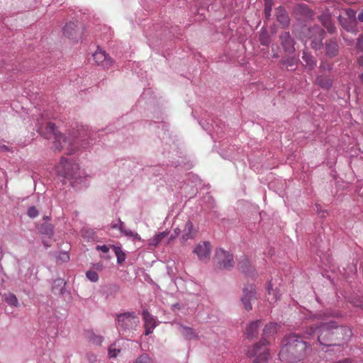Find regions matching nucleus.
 <instances>
[{"label":"nucleus","instance_id":"1","mask_svg":"<svg viewBox=\"0 0 363 363\" xmlns=\"http://www.w3.org/2000/svg\"><path fill=\"white\" fill-rule=\"evenodd\" d=\"M37 131L45 138H54L53 147L55 150L65 149L67 154H72L79 147L86 148L94 144L96 141L97 133L88 126L77 124L67 135H62L56 130L53 123L48 122L44 127L43 123L38 121Z\"/></svg>","mask_w":363,"mask_h":363},{"label":"nucleus","instance_id":"2","mask_svg":"<svg viewBox=\"0 0 363 363\" xmlns=\"http://www.w3.org/2000/svg\"><path fill=\"white\" fill-rule=\"evenodd\" d=\"M56 172L57 175L63 179V182L68 180L76 189H81L86 185V172L79 169L78 164L68 161L65 157L61 158L56 167Z\"/></svg>","mask_w":363,"mask_h":363},{"label":"nucleus","instance_id":"3","mask_svg":"<svg viewBox=\"0 0 363 363\" xmlns=\"http://www.w3.org/2000/svg\"><path fill=\"white\" fill-rule=\"evenodd\" d=\"M278 325L276 323L267 324L263 330L262 338L255 344L247 352L250 357H254L253 363H264L269 358V352L267 345L269 344L267 340L270 337L274 336L277 332Z\"/></svg>","mask_w":363,"mask_h":363},{"label":"nucleus","instance_id":"4","mask_svg":"<svg viewBox=\"0 0 363 363\" xmlns=\"http://www.w3.org/2000/svg\"><path fill=\"white\" fill-rule=\"evenodd\" d=\"M337 327L338 323L335 320H323L318 324H314L307 328L306 330V334L308 336L317 334L318 340L322 345H335V343H333L332 341L329 340V337H330L333 334L332 330L337 329Z\"/></svg>","mask_w":363,"mask_h":363},{"label":"nucleus","instance_id":"5","mask_svg":"<svg viewBox=\"0 0 363 363\" xmlns=\"http://www.w3.org/2000/svg\"><path fill=\"white\" fill-rule=\"evenodd\" d=\"M284 341L286 342L281 350V355L288 352L295 361H300L306 356L308 345L301 336L290 334L285 337Z\"/></svg>","mask_w":363,"mask_h":363},{"label":"nucleus","instance_id":"6","mask_svg":"<svg viewBox=\"0 0 363 363\" xmlns=\"http://www.w3.org/2000/svg\"><path fill=\"white\" fill-rule=\"evenodd\" d=\"M116 328L120 333L136 330L140 318L135 311H127L116 315Z\"/></svg>","mask_w":363,"mask_h":363},{"label":"nucleus","instance_id":"7","mask_svg":"<svg viewBox=\"0 0 363 363\" xmlns=\"http://www.w3.org/2000/svg\"><path fill=\"white\" fill-rule=\"evenodd\" d=\"M325 30L319 26H314L308 29V37L311 40V47L315 50L323 48V40L325 37Z\"/></svg>","mask_w":363,"mask_h":363},{"label":"nucleus","instance_id":"8","mask_svg":"<svg viewBox=\"0 0 363 363\" xmlns=\"http://www.w3.org/2000/svg\"><path fill=\"white\" fill-rule=\"evenodd\" d=\"M216 257L220 268L229 269L233 267V255L223 249H219L216 251Z\"/></svg>","mask_w":363,"mask_h":363},{"label":"nucleus","instance_id":"9","mask_svg":"<svg viewBox=\"0 0 363 363\" xmlns=\"http://www.w3.org/2000/svg\"><path fill=\"white\" fill-rule=\"evenodd\" d=\"M257 299L255 286L250 285L243 289V295L241 298V301L244 308L247 311H250L252 308V302Z\"/></svg>","mask_w":363,"mask_h":363},{"label":"nucleus","instance_id":"10","mask_svg":"<svg viewBox=\"0 0 363 363\" xmlns=\"http://www.w3.org/2000/svg\"><path fill=\"white\" fill-rule=\"evenodd\" d=\"M211 244L208 241H204L196 245L194 253H195L199 259L202 262H207L211 255Z\"/></svg>","mask_w":363,"mask_h":363},{"label":"nucleus","instance_id":"11","mask_svg":"<svg viewBox=\"0 0 363 363\" xmlns=\"http://www.w3.org/2000/svg\"><path fill=\"white\" fill-rule=\"evenodd\" d=\"M293 13L299 19H311L313 16V11L305 4H296L294 8Z\"/></svg>","mask_w":363,"mask_h":363},{"label":"nucleus","instance_id":"12","mask_svg":"<svg viewBox=\"0 0 363 363\" xmlns=\"http://www.w3.org/2000/svg\"><path fill=\"white\" fill-rule=\"evenodd\" d=\"M93 57L98 65L104 68H109L112 64V59L106 53L105 51L98 49L94 54Z\"/></svg>","mask_w":363,"mask_h":363},{"label":"nucleus","instance_id":"13","mask_svg":"<svg viewBox=\"0 0 363 363\" xmlns=\"http://www.w3.org/2000/svg\"><path fill=\"white\" fill-rule=\"evenodd\" d=\"M279 39L283 49L286 52L291 54L295 51V42L289 32L285 31L281 33L279 35Z\"/></svg>","mask_w":363,"mask_h":363},{"label":"nucleus","instance_id":"14","mask_svg":"<svg viewBox=\"0 0 363 363\" xmlns=\"http://www.w3.org/2000/svg\"><path fill=\"white\" fill-rule=\"evenodd\" d=\"M261 325V320H257L250 322L246 327L245 334L248 339L257 337L259 334V329Z\"/></svg>","mask_w":363,"mask_h":363},{"label":"nucleus","instance_id":"15","mask_svg":"<svg viewBox=\"0 0 363 363\" xmlns=\"http://www.w3.org/2000/svg\"><path fill=\"white\" fill-rule=\"evenodd\" d=\"M178 330L184 338L187 340H199V334L192 328L179 324Z\"/></svg>","mask_w":363,"mask_h":363},{"label":"nucleus","instance_id":"16","mask_svg":"<svg viewBox=\"0 0 363 363\" xmlns=\"http://www.w3.org/2000/svg\"><path fill=\"white\" fill-rule=\"evenodd\" d=\"M277 21L283 27L289 26L290 19L288 13L283 6H279L275 11Z\"/></svg>","mask_w":363,"mask_h":363},{"label":"nucleus","instance_id":"17","mask_svg":"<svg viewBox=\"0 0 363 363\" xmlns=\"http://www.w3.org/2000/svg\"><path fill=\"white\" fill-rule=\"evenodd\" d=\"M197 233V230L194 228L193 223L188 220L186 223L185 228L183 230V235L182 237V239L184 242L190 240L194 239Z\"/></svg>","mask_w":363,"mask_h":363},{"label":"nucleus","instance_id":"18","mask_svg":"<svg viewBox=\"0 0 363 363\" xmlns=\"http://www.w3.org/2000/svg\"><path fill=\"white\" fill-rule=\"evenodd\" d=\"M339 52V46L336 41L330 40L325 43V53L330 57H335Z\"/></svg>","mask_w":363,"mask_h":363},{"label":"nucleus","instance_id":"19","mask_svg":"<svg viewBox=\"0 0 363 363\" xmlns=\"http://www.w3.org/2000/svg\"><path fill=\"white\" fill-rule=\"evenodd\" d=\"M302 59L306 63L305 66L309 70H312L317 65V60L311 53L306 50L303 51Z\"/></svg>","mask_w":363,"mask_h":363},{"label":"nucleus","instance_id":"20","mask_svg":"<svg viewBox=\"0 0 363 363\" xmlns=\"http://www.w3.org/2000/svg\"><path fill=\"white\" fill-rule=\"evenodd\" d=\"M143 318L144 320V327H150L155 328L157 325V318L150 314L147 310H143Z\"/></svg>","mask_w":363,"mask_h":363},{"label":"nucleus","instance_id":"21","mask_svg":"<svg viewBox=\"0 0 363 363\" xmlns=\"http://www.w3.org/2000/svg\"><path fill=\"white\" fill-rule=\"evenodd\" d=\"M200 124L204 130L208 132H211V130H213V131L218 136H219V135L223 132V128L213 120H211V124H209V123L208 122L207 125H206V124H204L201 121L200 122Z\"/></svg>","mask_w":363,"mask_h":363},{"label":"nucleus","instance_id":"22","mask_svg":"<svg viewBox=\"0 0 363 363\" xmlns=\"http://www.w3.org/2000/svg\"><path fill=\"white\" fill-rule=\"evenodd\" d=\"M63 34L69 38H74L77 34V24L69 22L63 27Z\"/></svg>","mask_w":363,"mask_h":363},{"label":"nucleus","instance_id":"23","mask_svg":"<svg viewBox=\"0 0 363 363\" xmlns=\"http://www.w3.org/2000/svg\"><path fill=\"white\" fill-rule=\"evenodd\" d=\"M346 14L350 18V27L344 26V28L347 31L354 32L356 31L357 21L355 18L356 12L352 9H347Z\"/></svg>","mask_w":363,"mask_h":363},{"label":"nucleus","instance_id":"24","mask_svg":"<svg viewBox=\"0 0 363 363\" xmlns=\"http://www.w3.org/2000/svg\"><path fill=\"white\" fill-rule=\"evenodd\" d=\"M38 231L40 234L50 238L54 235V226L51 223H43L38 227Z\"/></svg>","mask_w":363,"mask_h":363},{"label":"nucleus","instance_id":"25","mask_svg":"<svg viewBox=\"0 0 363 363\" xmlns=\"http://www.w3.org/2000/svg\"><path fill=\"white\" fill-rule=\"evenodd\" d=\"M298 59L294 57H289L281 60L280 63L286 66L288 70H295L298 65Z\"/></svg>","mask_w":363,"mask_h":363},{"label":"nucleus","instance_id":"26","mask_svg":"<svg viewBox=\"0 0 363 363\" xmlns=\"http://www.w3.org/2000/svg\"><path fill=\"white\" fill-rule=\"evenodd\" d=\"M315 83L323 89H328L333 84V81L330 78L320 75L315 79Z\"/></svg>","mask_w":363,"mask_h":363},{"label":"nucleus","instance_id":"27","mask_svg":"<svg viewBox=\"0 0 363 363\" xmlns=\"http://www.w3.org/2000/svg\"><path fill=\"white\" fill-rule=\"evenodd\" d=\"M267 291H268V301L269 303L272 302H277L281 296V294L276 290H274L272 288V284L271 281L269 282L268 286H267Z\"/></svg>","mask_w":363,"mask_h":363},{"label":"nucleus","instance_id":"28","mask_svg":"<svg viewBox=\"0 0 363 363\" xmlns=\"http://www.w3.org/2000/svg\"><path fill=\"white\" fill-rule=\"evenodd\" d=\"M4 301L9 305L14 307L19 306V302L15 294L12 293H6L3 296Z\"/></svg>","mask_w":363,"mask_h":363},{"label":"nucleus","instance_id":"29","mask_svg":"<svg viewBox=\"0 0 363 363\" xmlns=\"http://www.w3.org/2000/svg\"><path fill=\"white\" fill-rule=\"evenodd\" d=\"M132 363H155V362L147 353H143L136 357Z\"/></svg>","mask_w":363,"mask_h":363},{"label":"nucleus","instance_id":"30","mask_svg":"<svg viewBox=\"0 0 363 363\" xmlns=\"http://www.w3.org/2000/svg\"><path fill=\"white\" fill-rule=\"evenodd\" d=\"M168 235L167 232H161L151 238L149 245L151 246H157L160 242Z\"/></svg>","mask_w":363,"mask_h":363},{"label":"nucleus","instance_id":"31","mask_svg":"<svg viewBox=\"0 0 363 363\" xmlns=\"http://www.w3.org/2000/svg\"><path fill=\"white\" fill-rule=\"evenodd\" d=\"M112 248L117 257V262L118 264L123 263L125 261L126 256L125 254L122 250V248L118 246H112Z\"/></svg>","mask_w":363,"mask_h":363},{"label":"nucleus","instance_id":"32","mask_svg":"<svg viewBox=\"0 0 363 363\" xmlns=\"http://www.w3.org/2000/svg\"><path fill=\"white\" fill-rule=\"evenodd\" d=\"M320 20L323 22V25L328 29L329 33H333L335 28L331 24L330 18L328 16H321Z\"/></svg>","mask_w":363,"mask_h":363},{"label":"nucleus","instance_id":"33","mask_svg":"<svg viewBox=\"0 0 363 363\" xmlns=\"http://www.w3.org/2000/svg\"><path fill=\"white\" fill-rule=\"evenodd\" d=\"M342 335H343L342 339L346 342L349 341L352 336V329L347 326H342Z\"/></svg>","mask_w":363,"mask_h":363},{"label":"nucleus","instance_id":"34","mask_svg":"<svg viewBox=\"0 0 363 363\" xmlns=\"http://www.w3.org/2000/svg\"><path fill=\"white\" fill-rule=\"evenodd\" d=\"M238 267L242 270V272L247 273L249 268V261L246 257H243L238 262Z\"/></svg>","mask_w":363,"mask_h":363},{"label":"nucleus","instance_id":"35","mask_svg":"<svg viewBox=\"0 0 363 363\" xmlns=\"http://www.w3.org/2000/svg\"><path fill=\"white\" fill-rule=\"evenodd\" d=\"M272 0H264V13L265 16L269 18L271 16L272 9Z\"/></svg>","mask_w":363,"mask_h":363},{"label":"nucleus","instance_id":"36","mask_svg":"<svg viewBox=\"0 0 363 363\" xmlns=\"http://www.w3.org/2000/svg\"><path fill=\"white\" fill-rule=\"evenodd\" d=\"M124 235L128 238H131L133 240H140V236L130 229H125V232L123 233Z\"/></svg>","mask_w":363,"mask_h":363},{"label":"nucleus","instance_id":"37","mask_svg":"<svg viewBox=\"0 0 363 363\" xmlns=\"http://www.w3.org/2000/svg\"><path fill=\"white\" fill-rule=\"evenodd\" d=\"M86 276L92 282H96L99 280V275L95 271H87Z\"/></svg>","mask_w":363,"mask_h":363},{"label":"nucleus","instance_id":"38","mask_svg":"<svg viewBox=\"0 0 363 363\" xmlns=\"http://www.w3.org/2000/svg\"><path fill=\"white\" fill-rule=\"evenodd\" d=\"M27 215L30 218H35L36 217L38 216L39 215V211L36 208L35 206H30L28 208V211H27Z\"/></svg>","mask_w":363,"mask_h":363},{"label":"nucleus","instance_id":"39","mask_svg":"<svg viewBox=\"0 0 363 363\" xmlns=\"http://www.w3.org/2000/svg\"><path fill=\"white\" fill-rule=\"evenodd\" d=\"M259 41L262 45H268L269 43V38L267 34H262L259 37Z\"/></svg>","mask_w":363,"mask_h":363},{"label":"nucleus","instance_id":"40","mask_svg":"<svg viewBox=\"0 0 363 363\" xmlns=\"http://www.w3.org/2000/svg\"><path fill=\"white\" fill-rule=\"evenodd\" d=\"M57 259L62 262H67L69 259V254L67 252H62L59 254Z\"/></svg>","mask_w":363,"mask_h":363},{"label":"nucleus","instance_id":"41","mask_svg":"<svg viewBox=\"0 0 363 363\" xmlns=\"http://www.w3.org/2000/svg\"><path fill=\"white\" fill-rule=\"evenodd\" d=\"M120 352V350L114 348L112 345L108 348V355L110 357H116Z\"/></svg>","mask_w":363,"mask_h":363},{"label":"nucleus","instance_id":"42","mask_svg":"<svg viewBox=\"0 0 363 363\" xmlns=\"http://www.w3.org/2000/svg\"><path fill=\"white\" fill-rule=\"evenodd\" d=\"M357 49L363 52V35H360L357 38Z\"/></svg>","mask_w":363,"mask_h":363},{"label":"nucleus","instance_id":"43","mask_svg":"<svg viewBox=\"0 0 363 363\" xmlns=\"http://www.w3.org/2000/svg\"><path fill=\"white\" fill-rule=\"evenodd\" d=\"M319 68L320 69L321 71L323 72H325V71H330L331 70V67L330 66L328 65V64H326L325 62H322L319 67Z\"/></svg>","mask_w":363,"mask_h":363},{"label":"nucleus","instance_id":"44","mask_svg":"<svg viewBox=\"0 0 363 363\" xmlns=\"http://www.w3.org/2000/svg\"><path fill=\"white\" fill-rule=\"evenodd\" d=\"M96 248L97 250H100L104 253H107L109 251V247L106 245H97Z\"/></svg>","mask_w":363,"mask_h":363},{"label":"nucleus","instance_id":"45","mask_svg":"<svg viewBox=\"0 0 363 363\" xmlns=\"http://www.w3.org/2000/svg\"><path fill=\"white\" fill-rule=\"evenodd\" d=\"M125 229H127V228L125 227L124 223L119 219L118 230L121 231V233H123L125 232Z\"/></svg>","mask_w":363,"mask_h":363},{"label":"nucleus","instance_id":"46","mask_svg":"<svg viewBox=\"0 0 363 363\" xmlns=\"http://www.w3.org/2000/svg\"><path fill=\"white\" fill-rule=\"evenodd\" d=\"M155 328H150V327H145V335H149L150 334L152 333Z\"/></svg>","mask_w":363,"mask_h":363},{"label":"nucleus","instance_id":"47","mask_svg":"<svg viewBox=\"0 0 363 363\" xmlns=\"http://www.w3.org/2000/svg\"><path fill=\"white\" fill-rule=\"evenodd\" d=\"M118 226H119V220H118L117 223H112L111 224V228L112 229H118Z\"/></svg>","mask_w":363,"mask_h":363},{"label":"nucleus","instance_id":"48","mask_svg":"<svg viewBox=\"0 0 363 363\" xmlns=\"http://www.w3.org/2000/svg\"><path fill=\"white\" fill-rule=\"evenodd\" d=\"M55 282L57 283L58 285H62V284L63 286H65V282H64V281L62 279H60L56 280Z\"/></svg>","mask_w":363,"mask_h":363},{"label":"nucleus","instance_id":"49","mask_svg":"<svg viewBox=\"0 0 363 363\" xmlns=\"http://www.w3.org/2000/svg\"><path fill=\"white\" fill-rule=\"evenodd\" d=\"M358 63L360 66L363 67V55L360 56L358 59Z\"/></svg>","mask_w":363,"mask_h":363},{"label":"nucleus","instance_id":"50","mask_svg":"<svg viewBox=\"0 0 363 363\" xmlns=\"http://www.w3.org/2000/svg\"><path fill=\"white\" fill-rule=\"evenodd\" d=\"M358 20L361 22H363V11L360 13H359Z\"/></svg>","mask_w":363,"mask_h":363},{"label":"nucleus","instance_id":"51","mask_svg":"<svg viewBox=\"0 0 363 363\" xmlns=\"http://www.w3.org/2000/svg\"><path fill=\"white\" fill-rule=\"evenodd\" d=\"M8 150H9L8 147L4 145L0 146V150H1V151H7Z\"/></svg>","mask_w":363,"mask_h":363},{"label":"nucleus","instance_id":"52","mask_svg":"<svg viewBox=\"0 0 363 363\" xmlns=\"http://www.w3.org/2000/svg\"><path fill=\"white\" fill-rule=\"evenodd\" d=\"M102 340H103L102 337H101V336H98V337H96V340H95V341H96L97 343H99H99H101V342H102Z\"/></svg>","mask_w":363,"mask_h":363},{"label":"nucleus","instance_id":"53","mask_svg":"<svg viewBox=\"0 0 363 363\" xmlns=\"http://www.w3.org/2000/svg\"><path fill=\"white\" fill-rule=\"evenodd\" d=\"M179 233H180V229L179 228H177L174 229V235H175V236H177L179 234Z\"/></svg>","mask_w":363,"mask_h":363},{"label":"nucleus","instance_id":"54","mask_svg":"<svg viewBox=\"0 0 363 363\" xmlns=\"http://www.w3.org/2000/svg\"><path fill=\"white\" fill-rule=\"evenodd\" d=\"M18 276H19V279H20L21 281H26V282L27 281L26 279H24V278H23V277L21 276V270H19V272H18Z\"/></svg>","mask_w":363,"mask_h":363},{"label":"nucleus","instance_id":"55","mask_svg":"<svg viewBox=\"0 0 363 363\" xmlns=\"http://www.w3.org/2000/svg\"><path fill=\"white\" fill-rule=\"evenodd\" d=\"M342 363H352V362L350 359H345L342 360Z\"/></svg>","mask_w":363,"mask_h":363},{"label":"nucleus","instance_id":"56","mask_svg":"<svg viewBox=\"0 0 363 363\" xmlns=\"http://www.w3.org/2000/svg\"><path fill=\"white\" fill-rule=\"evenodd\" d=\"M43 245H44L46 248H48V247H49L50 246V244H49V243H48V242H46V241H43Z\"/></svg>","mask_w":363,"mask_h":363},{"label":"nucleus","instance_id":"57","mask_svg":"<svg viewBox=\"0 0 363 363\" xmlns=\"http://www.w3.org/2000/svg\"><path fill=\"white\" fill-rule=\"evenodd\" d=\"M206 198L207 199L208 201H213V198L210 195L206 196Z\"/></svg>","mask_w":363,"mask_h":363},{"label":"nucleus","instance_id":"58","mask_svg":"<svg viewBox=\"0 0 363 363\" xmlns=\"http://www.w3.org/2000/svg\"><path fill=\"white\" fill-rule=\"evenodd\" d=\"M273 57H274V58H278V57H279V55H278V53L275 52V53L273 55Z\"/></svg>","mask_w":363,"mask_h":363},{"label":"nucleus","instance_id":"59","mask_svg":"<svg viewBox=\"0 0 363 363\" xmlns=\"http://www.w3.org/2000/svg\"><path fill=\"white\" fill-rule=\"evenodd\" d=\"M175 237V235H171L169 240H173Z\"/></svg>","mask_w":363,"mask_h":363},{"label":"nucleus","instance_id":"60","mask_svg":"<svg viewBox=\"0 0 363 363\" xmlns=\"http://www.w3.org/2000/svg\"><path fill=\"white\" fill-rule=\"evenodd\" d=\"M43 219L47 220L50 219V217L49 216H44Z\"/></svg>","mask_w":363,"mask_h":363},{"label":"nucleus","instance_id":"61","mask_svg":"<svg viewBox=\"0 0 363 363\" xmlns=\"http://www.w3.org/2000/svg\"><path fill=\"white\" fill-rule=\"evenodd\" d=\"M360 79L363 82V73L360 75Z\"/></svg>","mask_w":363,"mask_h":363},{"label":"nucleus","instance_id":"62","mask_svg":"<svg viewBox=\"0 0 363 363\" xmlns=\"http://www.w3.org/2000/svg\"><path fill=\"white\" fill-rule=\"evenodd\" d=\"M90 356H91V357H91V359H93V358H95V356H94V355H93V354H91V355H90Z\"/></svg>","mask_w":363,"mask_h":363},{"label":"nucleus","instance_id":"63","mask_svg":"<svg viewBox=\"0 0 363 363\" xmlns=\"http://www.w3.org/2000/svg\"><path fill=\"white\" fill-rule=\"evenodd\" d=\"M90 356H91V357H91V359H93V358H95V356H94V355H93V354H91V355H90Z\"/></svg>","mask_w":363,"mask_h":363},{"label":"nucleus","instance_id":"64","mask_svg":"<svg viewBox=\"0 0 363 363\" xmlns=\"http://www.w3.org/2000/svg\"><path fill=\"white\" fill-rule=\"evenodd\" d=\"M337 20L340 21V15L337 16Z\"/></svg>","mask_w":363,"mask_h":363}]
</instances>
